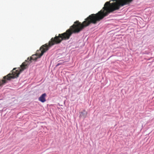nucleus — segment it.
<instances>
[{
  "label": "nucleus",
  "mask_w": 154,
  "mask_h": 154,
  "mask_svg": "<svg viewBox=\"0 0 154 154\" xmlns=\"http://www.w3.org/2000/svg\"><path fill=\"white\" fill-rule=\"evenodd\" d=\"M82 23L79 21H76L65 32L59 34L57 36L56 35L55 37L51 39L48 44L46 43L41 46L39 50L37 51L35 54L32 55L30 58L28 57L27 60L22 63L20 66L21 68H18L17 69H16L17 68H14L11 73L3 77V79H0V87L6 83L8 81H10L12 79L18 77L20 72L26 69L32 62V60H36L37 58L40 57L51 46L60 43L63 40L69 39L73 33H79L90 24H94V14H91Z\"/></svg>",
  "instance_id": "nucleus-1"
},
{
  "label": "nucleus",
  "mask_w": 154,
  "mask_h": 154,
  "mask_svg": "<svg viewBox=\"0 0 154 154\" xmlns=\"http://www.w3.org/2000/svg\"><path fill=\"white\" fill-rule=\"evenodd\" d=\"M133 0H119V9L121 7L128 4Z\"/></svg>",
  "instance_id": "nucleus-2"
},
{
  "label": "nucleus",
  "mask_w": 154,
  "mask_h": 154,
  "mask_svg": "<svg viewBox=\"0 0 154 154\" xmlns=\"http://www.w3.org/2000/svg\"><path fill=\"white\" fill-rule=\"evenodd\" d=\"M87 114V112L85 110H83L82 112L80 113V117H83L85 118Z\"/></svg>",
  "instance_id": "nucleus-4"
},
{
  "label": "nucleus",
  "mask_w": 154,
  "mask_h": 154,
  "mask_svg": "<svg viewBox=\"0 0 154 154\" xmlns=\"http://www.w3.org/2000/svg\"><path fill=\"white\" fill-rule=\"evenodd\" d=\"M46 96V94L45 93L42 94V95L39 97L38 98L39 100L42 103L45 102L46 100L45 99Z\"/></svg>",
  "instance_id": "nucleus-3"
}]
</instances>
